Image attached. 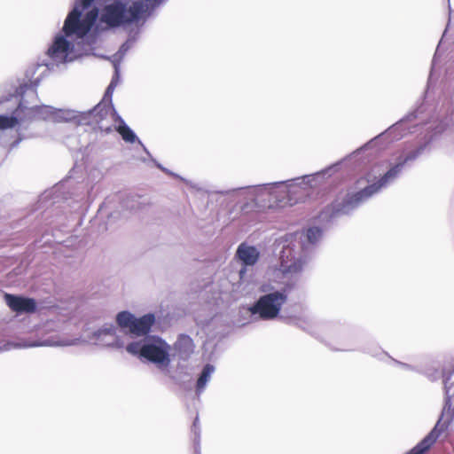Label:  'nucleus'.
Instances as JSON below:
<instances>
[{"label": "nucleus", "instance_id": "nucleus-1", "mask_svg": "<svg viewBox=\"0 0 454 454\" xmlns=\"http://www.w3.org/2000/svg\"><path fill=\"white\" fill-rule=\"evenodd\" d=\"M95 1H75L48 48L43 66L51 69L73 62L90 50L100 34L137 23L150 14L143 0H109L100 10L91 7Z\"/></svg>", "mask_w": 454, "mask_h": 454}, {"label": "nucleus", "instance_id": "nucleus-2", "mask_svg": "<svg viewBox=\"0 0 454 454\" xmlns=\"http://www.w3.org/2000/svg\"><path fill=\"white\" fill-rule=\"evenodd\" d=\"M298 177L289 184L281 183L273 186H253L239 191L246 200L241 211L249 213L264 207H285L301 201L307 194V188L316 186L331 169Z\"/></svg>", "mask_w": 454, "mask_h": 454}, {"label": "nucleus", "instance_id": "nucleus-3", "mask_svg": "<svg viewBox=\"0 0 454 454\" xmlns=\"http://www.w3.org/2000/svg\"><path fill=\"white\" fill-rule=\"evenodd\" d=\"M411 159H414V157H406L403 160L389 168L382 176L380 173V167H373L372 171L367 174L365 179L359 181V184L366 181L367 185L365 187L355 193L348 194L341 201H335L333 204L326 207L319 214L318 221L326 224L341 215L350 214L371 197L392 184L400 176L404 163Z\"/></svg>", "mask_w": 454, "mask_h": 454}, {"label": "nucleus", "instance_id": "nucleus-4", "mask_svg": "<svg viewBox=\"0 0 454 454\" xmlns=\"http://www.w3.org/2000/svg\"><path fill=\"white\" fill-rule=\"evenodd\" d=\"M323 236L319 227H310L300 236L297 244L284 246L280 253L279 265L276 274L280 277V282L286 287L294 286L300 279L306 268L309 256L308 250L310 246L316 245Z\"/></svg>", "mask_w": 454, "mask_h": 454}, {"label": "nucleus", "instance_id": "nucleus-5", "mask_svg": "<svg viewBox=\"0 0 454 454\" xmlns=\"http://www.w3.org/2000/svg\"><path fill=\"white\" fill-rule=\"evenodd\" d=\"M37 95L33 88L23 91L21 98H17V108L12 116L0 115V129L15 127L20 123L34 119L51 121L53 122H67L76 114L72 110L57 109L50 106H39Z\"/></svg>", "mask_w": 454, "mask_h": 454}, {"label": "nucleus", "instance_id": "nucleus-6", "mask_svg": "<svg viewBox=\"0 0 454 454\" xmlns=\"http://www.w3.org/2000/svg\"><path fill=\"white\" fill-rule=\"evenodd\" d=\"M126 350L133 356L153 363L160 369L170 364V346L160 338H143L127 344Z\"/></svg>", "mask_w": 454, "mask_h": 454}, {"label": "nucleus", "instance_id": "nucleus-7", "mask_svg": "<svg viewBox=\"0 0 454 454\" xmlns=\"http://www.w3.org/2000/svg\"><path fill=\"white\" fill-rule=\"evenodd\" d=\"M126 333L117 325L106 323L87 335V341L113 349L126 348Z\"/></svg>", "mask_w": 454, "mask_h": 454}, {"label": "nucleus", "instance_id": "nucleus-8", "mask_svg": "<svg viewBox=\"0 0 454 454\" xmlns=\"http://www.w3.org/2000/svg\"><path fill=\"white\" fill-rule=\"evenodd\" d=\"M286 301L285 291H275L261 296L249 309L252 315H257L262 320L278 317L280 309Z\"/></svg>", "mask_w": 454, "mask_h": 454}, {"label": "nucleus", "instance_id": "nucleus-9", "mask_svg": "<svg viewBox=\"0 0 454 454\" xmlns=\"http://www.w3.org/2000/svg\"><path fill=\"white\" fill-rule=\"evenodd\" d=\"M154 316L153 314L145 315L139 318H136L128 311H121L116 316V323L118 328L126 333V329L135 336H144L150 331L151 326L154 323Z\"/></svg>", "mask_w": 454, "mask_h": 454}, {"label": "nucleus", "instance_id": "nucleus-10", "mask_svg": "<svg viewBox=\"0 0 454 454\" xmlns=\"http://www.w3.org/2000/svg\"><path fill=\"white\" fill-rule=\"evenodd\" d=\"M79 339L69 340L62 337H51L43 341H24V342H0V353L9 351L12 348H34V347H67L78 344Z\"/></svg>", "mask_w": 454, "mask_h": 454}, {"label": "nucleus", "instance_id": "nucleus-11", "mask_svg": "<svg viewBox=\"0 0 454 454\" xmlns=\"http://www.w3.org/2000/svg\"><path fill=\"white\" fill-rule=\"evenodd\" d=\"M105 115L110 114L115 120V130L121 135V138L126 143L133 144L137 142L146 152V148L143 143L138 139L135 132L125 123V121L119 116H115V114L112 110H105Z\"/></svg>", "mask_w": 454, "mask_h": 454}, {"label": "nucleus", "instance_id": "nucleus-12", "mask_svg": "<svg viewBox=\"0 0 454 454\" xmlns=\"http://www.w3.org/2000/svg\"><path fill=\"white\" fill-rule=\"evenodd\" d=\"M454 415V386L446 387V402L442 409L441 418L434 427L435 433H437L438 427L442 429L446 426L447 423L452 419Z\"/></svg>", "mask_w": 454, "mask_h": 454}, {"label": "nucleus", "instance_id": "nucleus-13", "mask_svg": "<svg viewBox=\"0 0 454 454\" xmlns=\"http://www.w3.org/2000/svg\"><path fill=\"white\" fill-rule=\"evenodd\" d=\"M4 300L7 305L14 311L32 312L35 309V302L33 299L6 294Z\"/></svg>", "mask_w": 454, "mask_h": 454}, {"label": "nucleus", "instance_id": "nucleus-14", "mask_svg": "<svg viewBox=\"0 0 454 454\" xmlns=\"http://www.w3.org/2000/svg\"><path fill=\"white\" fill-rule=\"evenodd\" d=\"M236 255L244 265L253 266L259 258V251L253 246L242 243L239 246Z\"/></svg>", "mask_w": 454, "mask_h": 454}, {"label": "nucleus", "instance_id": "nucleus-15", "mask_svg": "<svg viewBox=\"0 0 454 454\" xmlns=\"http://www.w3.org/2000/svg\"><path fill=\"white\" fill-rule=\"evenodd\" d=\"M193 341L187 335H181L175 343L176 356L182 360H186L193 352Z\"/></svg>", "mask_w": 454, "mask_h": 454}, {"label": "nucleus", "instance_id": "nucleus-16", "mask_svg": "<svg viewBox=\"0 0 454 454\" xmlns=\"http://www.w3.org/2000/svg\"><path fill=\"white\" fill-rule=\"evenodd\" d=\"M215 369L212 364H206L196 383V394L200 395L206 388Z\"/></svg>", "mask_w": 454, "mask_h": 454}, {"label": "nucleus", "instance_id": "nucleus-17", "mask_svg": "<svg viewBox=\"0 0 454 454\" xmlns=\"http://www.w3.org/2000/svg\"><path fill=\"white\" fill-rule=\"evenodd\" d=\"M138 208V201L135 197H127L120 202V209L114 214L126 216L128 213L136 211Z\"/></svg>", "mask_w": 454, "mask_h": 454}, {"label": "nucleus", "instance_id": "nucleus-18", "mask_svg": "<svg viewBox=\"0 0 454 454\" xmlns=\"http://www.w3.org/2000/svg\"><path fill=\"white\" fill-rule=\"evenodd\" d=\"M97 122H98V127H99V129H102V130H106V132H109V131L111 130V129H110L109 127H106V126H105V125L103 124V122H102V120H101V119H100V120H97Z\"/></svg>", "mask_w": 454, "mask_h": 454}, {"label": "nucleus", "instance_id": "nucleus-19", "mask_svg": "<svg viewBox=\"0 0 454 454\" xmlns=\"http://www.w3.org/2000/svg\"><path fill=\"white\" fill-rule=\"evenodd\" d=\"M129 49V46L127 45V43H124L121 45V47L120 48V51H119V54L121 55H124V53L126 52V51Z\"/></svg>", "mask_w": 454, "mask_h": 454}, {"label": "nucleus", "instance_id": "nucleus-20", "mask_svg": "<svg viewBox=\"0 0 454 454\" xmlns=\"http://www.w3.org/2000/svg\"><path fill=\"white\" fill-rule=\"evenodd\" d=\"M114 82L112 81V82L110 83V85L108 86L107 90H106V94L110 93L114 89Z\"/></svg>", "mask_w": 454, "mask_h": 454}, {"label": "nucleus", "instance_id": "nucleus-21", "mask_svg": "<svg viewBox=\"0 0 454 454\" xmlns=\"http://www.w3.org/2000/svg\"><path fill=\"white\" fill-rule=\"evenodd\" d=\"M163 0H146V2L151 3L153 5L160 4Z\"/></svg>", "mask_w": 454, "mask_h": 454}, {"label": "nucleus", "instance_id": "nucleus-22", "mask_svg": "<svg viewBox=\"0 0 454 454\" xmlns=\"http://www.w3.org/2000/svg\"><path fill=\"white\" fill-rule=\"evenodd\" d=\"M102 111H103V109H102V108H100L99 106H98V107H96V108L93 110V114L96 116L98 114H100Z\"/></svg>", "mask_w": 454, "mask_h": 454}, {"label": "nucleus", "instance_id": "nucleus-23", "mask_svg": "<svg viewBox=\"0 0 454 454\" xmlns=\"http://www.w3.org/2000/svg\"><path fill=\"white\" fill-rule=\"evenodd\" d=\"M245 275H246V269L240 270V271H239L240 279H244L245 278Z\"/></svg>", "mask_w": 454, "mask_h": 454}, {"label": "nucleus", "instance_id": "nucleus-24", "mask_svg": "<svg viewBox=\"0 0 454 454\" xmlns=\"http://www.w3.org/2000/svg\"><path fill=\"white\" fill-rule=\"evenodd\" d=\"M417 114H418V112H416V113L412 114L413 118H417Z\"/></svg>", "mask_w": 454, "mask_h": 454}, {"label": "nucleus", "instance_id": "nucleus-25", "mask_svg": "<svg viewBox=\"0 0 454 454\" xmlns=\"http://www.w3.org/2000/svg\"><path fill=\"white\" fill-rule=\"evenodd\" d=\"M114 69H115V73L117 74V72H118V68H117V66H116V65H114Z\"/></svg>", "mask_w": 454, "mask_h": 454}, {"label": "nucleus", "instance_id": "nucleus-26", "mask_svg": "<svg viewBox=\"0 0 454 454\" xmlns=\"http://www.w3.org/2000/svg\"><path fill=\"white\" fill-rule=\"evenodd\" d=\"M366 145L363 146V147H360V149L358 151H362Z\"/></svg>", "mask_w": 454, "mask_h": 454}, {"label": "nucleus", "instance_id": "nucleus-27", "mask_svg": "<svg viewBox=\"0 0 454 454\" xmlns=\"http://www.w3.org/2000/svg\"><path fill=\"white\" fill-rule=\"evenodd\" d=\"M402 365H403V366H404L405 368H408V367H409L407 364H402Z\"/></svg>", "mask_w": 454, "mask_h": 454}]
</instances>
